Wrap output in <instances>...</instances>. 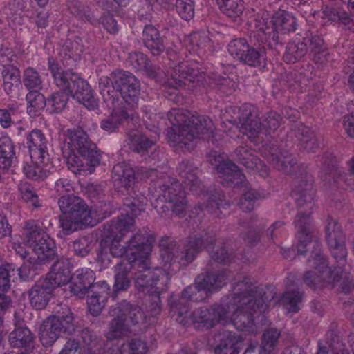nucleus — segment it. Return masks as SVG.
Returning <instances> with one entry per match:
<instances>
[{
	"mask_svg": "<svg viewBox=\"0 0 354 354\" xmlns=\"http://www.w3.org/2000/svg\"><path fill=\"white\" fill-rule=\"evenodd\" d=\"M112 237L109 242L110 253L115 257H121L127 254L128 259L122 261L133 263L138 266V272L135 274V286L140 292L153 297V303L151 315L156 316L160 312V295L165 291L169 281V274L162 268L149 267V257L155 241L153 234L148 228L139 230L124 244L122 241L124 237L118 235H108Z\"/></svg>",
	"mask_w": 354,
	"mask_h": 354,
	"instance_id": "obj_1",
	"label": "nucleus"
},
{
	"mask_svg": "<svg viewBox=\"0 0 354 354\" xmlns=\"http://www.w3.org/2000/svg\"><path fill=\"white\" fill-rule=\"evenodd\" d=\"M259 288L254 284V280L243 277L233 289V295L226 303L227 319L239 330L254 333L255 317L267 309L268 298L259 291Z\"/></svg>",
	"mask_w": 354,
	"mask_h": 354,
	"instance_id": "obj_2",
	"label": "nucleus"
},
{
	"mask_svg": "<svg viewBox=\"0 0 354 354\" xmlns=\"http://www.w3.org/2000/svg\"><path fill=\"white\" fill-rule=\"evenodd\" d=\"M298 243L297 249L298 254H304L308 252L310 254L308 259V267L302 277V281L296 274L290 273L286 278L288 286H299L302 282L312 289L321 288L326 283H334L337 281L336 276L333 277V272H339L340 268L332 270L328 266L325 257L321 252L322 245L315 235H310L301 231L297 234Z\"/></svg>",
	"mask_w": 354,
	"mask_h": 354,
	"instance_id": "obj_3",
	"label": "nucleus"
},
{
	"mask_svg": "<svg viewBox=\"0 0 354 354\" xmlns=\"http://www.w3.org/2000/svg\"><path fill=\"white\" fill-rule=\"evenodd\" d=\"M167 117L171 124L167 139L172 147L190 151L194 148L197 139L209 138L213 135L214 124L207 116L194 115L187 110L173 109Z\"/></svg>",
	"mask_w": 354,
	"mask_h": 354,
	"instance_id": "obj_4",
	"label": "nucleus"
},
{
	"mask_svg": "<svg viewBox=\"0 0 354 354\" xmlns=\"http://www.w3.org/2000/svg\"><path fill=\"white\" fill-rule=\"evenodd\" d=\"M223 117L255 145L263 141L265 134L277 129L281 120L277 113L271 111L262 122L257 108L250 104L230 107Z\"/></svg>",
	"mask_w": 354,
	"mask_h": 354,
	"instance_id": "obj_5",
	"label": "nucleus"
},
{
	"mask_svg": "<svg viewBox=\"0 0 354 354\" xmlns=\"http://www.w3.org/2000/svg\"><path fill=\"white\" fill-rule=\"evenodd\" d=\"M66 136L64 147L71 150L66 158L68 167L74 173L91 174L100 162L96 145L88 140L86 133L80 129H67Z\"/></svg>",
	"mask_w": 354,
	"mask_h": 354,
	"instance_id": "obj_6",
	"label": "nucleus"
},
{
	"mask_svg": "<svg viewBox=\"0 0 354 354\" xmlns=\"http://www.w3.org/2000/svg\"><path fill=\"white\" fill-rule=\"evenodd\" d=\"M214 242V237L207 234L203 236L191 235L186 241L183 251L180 252L175 245H169L161 249V257L165 265H171L176 262L185 265L193 261L203 248H207L214 261L225 263L228 261V253L223 248H216L215 250H211Z\"/></svg>",
	"mask_w": 354,
	"mask_h": 354,
	"instance_id": "obj_7",
	"label": "nucleus"
},
{
	"mask_svg": "<svg viewBox=\"0 0 354 354\" xmlns=\"http://www.w3.org/2000/svg\"><path fill=\"white\" fill-rule=\"evenodd\" d=\"M58 205L63 214L59 218V225L64 234L76 231L80 226L95 225L91 210L80 197L62 196L58 201Z\"/></svg>",
	"mask_w": 354,
	"mask_h": 354,
	"instance_id": "obj_8",
	"label": "nucleus"
},
{
	"mask_svg": "<svg viewBox=\"0 0 354 354\" xmlns=\"http://www.w3.org/2000/svg\"><path fill=\"white\" fill-rule=\"evenodd\" d=\"M48 70L50 71L55 84L64 92L75 93L77 97H81L83 103H88L86 106L93 109L97 106L95 100L91 95V90L87 82L80 75L71 71H62L53 58L48 59Z\"/></svg>",
	"mask_w": 354,
	"mask_h": 354,
	"instance_id": "obj_9",
	"label": "nucleus"
},
{
	"mask_svg": "<svg viewBox=\"0 0 354 354\" xmlns=\"http://www.w3.org/2000/svg\"><path fill=\"white\" fill-rule=\"evenodd\" d=\"M109 314L113 319L106 333V337L109 339L122 338L128 334L129 327L127 317L133 324H138L144 319V313L140 308L126 301L112 306Z\"/></svg>",
	"mask_w": 354,
	"mask_h": 354,
	"instance_id": "obj_10",
	"label": "nucleus"
},
{
	"mask_svg": "<svg viewBox=\"0 0 354 354\" xmlns=\"http://www.w3.org/2000/svg\"><path fill=\"white\" fill-rule=\"evenodd\" d=\"M315 195V189L311 178L300 181L295 189L296 203L301 209L303 208L306 211L303 212L300 210L295 220V226L298 229V234L301 231H304L305 233L314 235L311 229L310 214L313 207Z\"/></svg>",
	"mask_w": 354,
	"mask_h": 354,
	"instance_id": "obj_11",
	"label": "nucleus"
},
{
	"mask_svg": "<svg viewBox=\"0 0 354 354\" xmlns=\"http://www.w3.org/2000/svg\"><path fill=\"white\" fill-rule=\"evenodd\" d=\"M23 240L40 261L49 259L55 254L54 241L35 221H30L26 223Z\"/></svg>",
	"mask_w": 354,
	"mask_h": 354,
	"instance_id": "obj_12",
	"label": "nucleus"
},
{
	"mask_svg": "<svg viewBox=\"0 0 354 354\" xmlns=\"http://www.w3.org/2000/svg\"><path fill=\"white\" fill-rule=\"evenodd\" d=\"M256 27L258 31L264 35L266 42L277 44L279 41V35H283L295 31L297 28V19L290 12L279 10L273 15L269 22L264 19L257 21Z\"/></svg>",
	"mask_w": 354,
	"mask_h": 354,
	"instance_id": "obj_13",
	"label": "nucleus"
},
{
	"mask_svg": "<svg viewBox=\"0 0 354 354\" xmlns=\"http://www.w3.org/2000/svg\"><path fill=\"white\" fill-rule=\"evenodd\" d=\"M75 325L72 313L68 310L65 315H53L44 321L39 330V338L44 346H51L62 332L72 333Z\"/></svg>",
	"mask_w": 354,
	"mask_h": 354,
	"instance_id": "obj_14",
	"label": "nucleus"
},
{
	"mask_svg": "<svg viewBox=\"0 0 354 354\" xmlns=\"http://www.w3.org/2000/svg\"><path fill=\"white\" fill-rule=\"evenodd\" d=\"M158 185L161 194L158 200L168 203L173 213L178 216H183L186 213L187 200L182 185L169 176H165L158 183Z\"/></svg>",
	"mask_w": 354,
	"mask_h": 354,
	"instance_id": "obj_15",
	"label": "nucleus"
},
{
	"mask_svg": "<svg viewBox=\"0 0 354 354\" xmlns=\"http://www.w3.org/2000/svg\"><path fill=\"white\" fill-rule=\"evenodd\" d=\"M228 52L240 62L250 66H259L266 59L264 48L250 46L246 39L243 38L232 40L227 46Z\"/></svg>",
	"mask_w": 354,
	"mask_h": 354,
	"instance_id": "obj_16",
	"label": "nucleus"
},
{
	"mask_svg": "<svg viewBox=\"0 0 354 354\" xmlns=\"http://www.w3.org/2000/svg\"><path fill=\"white\" fill-rule=\"evenodd\" d=\"M113 87L119 92L125 101L132 109L138 104L140 95V82L132 73L118 71L111 73Z\"/></svg>",
	"mask_w": 354,
	"mask_h": 354,
	"instance_id": "obj_17",
	"label": "nucleus"
},
{
	"mask_svg": "<svg viewBox=\"0 0 354 354\" xmlns=\"http://www.w3.org/2000/svg\"><path fill=\"white\" fill-rule=\"evenodd\" d=\"M225 158L223 155H221L216 151H211L208 156V161L221 175V183L227 185L243 184V187L246 188L248 182L245 180V176L236 165L231 161H225Z\"/></svg>",
	"mask_w": 354,
	"mask_h": 354,
	"instance_id": "obj_18",
	"label": "nucleus"
},
{
	"mask_svg": "<svg viewBox=\"0 0 354 354\" xmlns=\"http://www.w3.org/2000/svg\"><path fill=\"white\" fill-rule=\"evenodd\" d=\"M199 75L196 64L188 61L183 62L168 71L167 80L163 86L165 89L167 87L177 89L188 83L198 82Z\"/></svg>",
	"mask_w": 354,
	"mask_h": 354,
	"instance_id": "obj_19",
	"label": "nucleus"
},
{
	"mask_svg": "<svg viewBox=\"0 0 354 354\" xmlns=\"http://www.w3.org/2000/svg\"><path fill=\"white\" fill-rule=\"evenodd\" d=\"M130 208V213L121 214L116 220H112L104 227V236L119 235L126 236L127 234L135 230V218L139 215L142 209L135 203L127 205Z\"/></svg>",
	"mask_w": 354,
	"mask_h": 354,
	"instance_id": "obj_20",
	"label": "nucleus"
},
{
	"mask_svg": "<svg viewBox=\"0 0 354 354\" xmlns=\"http://www.w3.org/2000/svg\"><path fill=\"white\" fill-rule=\"evenodd\" d=\"M192 321L196 328H210L216 323L227 322L226 308L217 304L210 308H200L193 313Z\"/></svg>",
	"mask_w": 354,
	"mask_h": 354,
	"instance_id": "obj_21",
	"label": "nucleus"
},
{
	"mask_svg": "<svg viewBox=\"0 0 354 354\" xmlns=\"http://www.w3.org/2000/svg\"><path fill=\"white\" fill-rule=\"evenodd\" d=\"M110 288L104 281H99L92 286V289L88 291L87 304L88 310L94 316L98 315L104 306V302L109 295Z\"/></svg>",
	"mask_w": 354,
	"mask_h": 354,
	"instance_id": "obj_22",
	"label": "nucleus"
},
{
	"mask_svg": "<svg viewBox=\"0 0 354 354\" xmlns=\"http://www.w3.org/2000/svg\"><path fill=\"white\" fill-rule=\"evenodd\" d=\"M71 268L68 259L59 260L53 264L46 277L42 279L47 280L48 285L54 290L67 284L71 280Z\"/></svg>",
	"mask_w": 354,
	"mask_h": 354,
	"instance_id": "obj_23",
	"label": "nucleus"
},
{
	"mask_svg": "<svg viewBox=\"0 0 354 354\" xmlns=\"http://www.w3.org/2000/svg\"><path fill=\"white\" fill-rule=\"evenodd\" d=\"M48 283L47 280L41 278L28 291L30 304L36 310L44 309L53 296L54 290Z\"/></svg>",
	"mask_w": 354,
	"mask_h": 354,
	"instance_id": "obj_24",
	"label": "nucleus"
},
{
	"mask_svg": "<svg viewBox=\"0 0 354 354\" xmlns=\"http://www.w3.org/2000/svg\"><path fill=\"white\" fill-rule=\"evenodd\" d=\"M95 279V273L90 268L77 269L70 286L71 292L80 298L84 297L92 289Z\"/></svg>",
	"mask_w": 354,
	"mask_h": 354,
	"instance_id": "obj_25",
	"label": "nucleus"
},
{
	"mask_svg": "<svg viewBox=\"0 0 354 354\" xmlns=\"http://www.w3.org/2000/svg\"><path fill=\"white\" fill-rule=\"evenodd\" d=\"M277 149L274 147L263 146L262 153L276 167L277 169L286 174H291L295 171L296 161L288 152L277 154Z\"/></svg>",
	"mask_w": 354,
	"mask_h": 354,
	"instance_id": "obj_26",
	"label": "nucleus"
},
{
	"mask_svg": "<svg viewBox=\"0 0 354 354\" xmlns=\"http://www.w3.org/2000/svg\"><path fill=\"white\" fill-rule=\"evenodd\" d=\"M157 140L155 136H149L139 131H131L127 136V142L133 151L145 155L156 146Z\"/></svg>",
	"mask_w": 354,
	"mask_h": 354,
	"instance_id": "obj_27",
	"label": "nucleus"
},
{
	"mask_svg": "<svg viewBox=\"0 0 354 354\" xmlns=\"http://www.w3.org/2000/svg\"><path fill=\"white\" fill-rule=\"evenodd\" d=\"M25 176L33 180H44L49 174L48 156L35 158L30 156V161H26L23 167Z\"/></svg>",
	"mask_w": 354,
	"mask_h": 354,
	"instance_id": "obj_28",
	"label": "nucleus"
},
{
	"mask_svg": "<svg viewBox=\"0 0 354 354\" xmlns=\"http://www.w3.org/2000/svg\"><path fill=\"white\" fill-rule=\"evenodd\" d=\"M234 156L246 168L261 172V174L263 176L268 174L267 167L252 153L251 148L248 145L237 147L234 151Z\"/></svg>",
	"mask_w": 354,
	"mask_h": 354,
	"instance_id": "obj_29",
	"label": "nucleus"
},
{
	"mask_svg": "<svg viewBox=\"0 0 354 354\" xmlns=\"http://www.w3.org/2000/svg\"><path fill=\"white\" fill-rule=\"evenodd\" d=\"M177 171L184 186L194 194H199L200 181L197 176V167L189 161L183 160L179 163Z\"/></svg>",
	"mask_w": 354,
	"mask_h": 354,
	"instance_id": "obj_30",
	"label": "nucleus"
},
{
	"mask_svg": "<svg viewBox=\"0 0 354 354\" xmlns=\"http://www.w3.org/2000/svg\"><path fill=\"white\" fill-rule=\"evenodd\" d=\"M219 344L215 348V354H239L243 348V339L229 330H223L218 336Z\"/></svg>",
	"mask_w": 354,
	"mask_h": 354,
	"instance_id": "obj_31",
	"label": "nucleus"
},
{
	"mask_svg": "<svg viewBox=\"0 0 354 354\" xmlns=\"http://www.w3.org/2000/svg\"><path fill=\"white\" fill-rule=\"evenodd\" d=\"M228 275L226 271H222L216 274H200L196 279L195 288L198 291L212 292L220 289L226 284Z\"/></svg>",
	"mask_w": 354,
	"mask_h": 354,
	"instance_id": "obj_32",
	"label": "nucleus"
},
{
	"mask_svg": "<svg viewBox=\"0 0 354 354\" xmlns=\"http://www.w3.org/2000/svg\"><path fill=\"white\" fill-rule=\"evenodd\" d=\"M26 144L30 150V155L35 158L48 156L47 151V140L44 133L39 129H33L26 136Z\"/></svg>",
	"mask_w": 354,
	"mask_h": 354,
	"instance_id": "obj_33",
	"label": "nucleus"
},
{
	"mask_svg": "<svg viewBox=\"0 0 354 354\" xmlns=\"http://www.w3.org/2000/svg\"><path fill=\"white\" fill-rule=\"evenodd\" d=\"M117 104L114 106H107L109 109H112L113 111L109 116L102 120L100 122L101 128L109 133L115 131L119 126L125 120L133 116V110L127 109H118Z\"/></svg>",
	"mask_w": 354,
	"mask_h": 354,
	"instance_id": "obj_34",
	"label": "nucleus"
},
{
	"mask_svg": "<svg viewBox=\"0 0 354 354\" xmlns=\"http://www.w3.org/2000/svg\"><path fill=\"white\" fill-rule=\"evenodd\" d=\"M112 178L118 188L129 189L134 183L133 169L124 162L115 165L112 170Z\"/></svg>",
	"mask_w": 354,
	"mask_h": 354,
	"instance_id": "obj_35",
	"label": "nucleus"
},
{
	"mask_svg": "<svg viewBox=\"0 0 354 354\" xmlns=\"http://www.w3.org/2000/svg\"><path fill=\"white\" fill-rule=\"evenodd\" d=\"M148 346L147 343L140 339H131L127 342L113 345L109 354H147Z\"/></svg>",
	"mask_w": 354,
	"mask_h": 354,
	"instance_id": "obj_36",
	"label": "nucleus"
},
{
	"mask_svg": "<svg viewBox=\"0 0 354 354\" xmlns=\"http://www.w3.org/2000/svg\"><path fill=\"white\" fill-rule=\"evenodd\" d=\"M142 36L145 46L150 50L153 55H158L164 51L163 39L160 37L158 29L154 26H146L143 30Z\"/></svg>",
	"mask_w": 354,
	"mask_h": 354,
	"instance_id": "obj_37",
	"label": "nucleus"
},
{
	"mask_svg": "<svg viewBox=\"0 0 354 354\" xmlns=\"http://www.w3.org/2000/svg\"><path fill=\"white\" fill-rule=\"evenodd\" d=\"M324 186L326 189H331L335 187H343L342 181L346 185L345 189L354 190V178H347L344 181V176L341 170L338 169H332L328 172H324L321 176Z\"/></svg>",
	"mask_w": 354,
	"mask_h": 354,
	"instance_id": "obj_38",
	"label": "nucleus"
},
{
	"mask_svg": "<svg viewBox=\"0 0 354 354\" xmlns=\"http://www.w3.org/2000/svg\"><path fill=\"white\" fill-rule=\"evenodd\" d=\"M115 277L114 286L117 290H126L130 284V281L127 277L128 273L132 270H135L133 273V279L135 280V274L139 269L138 266H134L133 263L129 261H121L117 264L115 268Z\"/></svg>",
	"mask_w": 354,
	"mask_h": 354,
	"instance_id": "obj_39",
	"label": "nucleus"
},
{
	"mask_svg": "<svg viewBox=\"0 0 354 354\" xmlns=\"http://www.w3.org/2000/svg\"><path fill=\"white\" fill-rule=\"evenodd\" d=\"M19 69L13 64H4L1 71L3 88L8 95L20 84Z\"/></svg>",
	"mask_w": 354,
	"mask_h": 354,
	"instance_id": "obj_40",
	"label": "nucleus"
},
{
	"mask_svg": "<svg viewBox=\"0 0 354 354\" xmlns=\"http://www.w3.org/2000/svg\"><path fill=\"white\" fill-rule=\"evenodd\" d=\"M15 160V145L10 138L2 136L0 138V167L3 169H9Z\"/></svg>",
	"mask_w": 354,
	"mask_h": 354,
	"instance_id": "obj_41",
	"label": "nucleus"
},
{
	"mask_svg": "<svg viewBox=\"0 0 354 354\" xmlns=\"http://www.w3.org/2000/svg\"><path fill=\"white\" fill-rule=\"evenodd\" d=\"M24 268L22 267L15 268L13 264L4 262L0 259V290L7 291L10 288V281L12 275L17 272L19 279L26 280V276L22 274Z\"/></svg>",
	"mask_w": 354,
	"mask_h": 354,
	"instance_id": "obj_42",
	"label": "nucleus"
},
{
	"mask_svg": "<svg viewBox=\"0 0 354 354\" xmlns=\"http://www.w3.org/2000/svg\"><path fill=\"white\" fill-rule=\"evenodd\" d=\"M294 131L295 136L304 149L308 151H314L318 147L315 136L308 127L301 124Z\"/></svg>",
	"mask_w": 354,
	"mask_h": 354,
	"instance_id": "obj_43",
	"label": "nucleus"
},
{
	"mask_svg": "<svg viewBox=\"0 0 354 354\" xmlns=\"http://www.w3.org/2000/svg\"><path fill=\"white\" fill-rule=\"evenodd\" d=\"M99 86L104 101L106 103L107 106H114V104L118 102V95L115 88L113 87L112 77H102L99 80Z\"/></svg>",
	"mask_w": 354,
	"mask_h": 354,
	"instance_id": "obj_44",
	"label": "nucleus"
},
{
	"mask_svg": "<svg viewBox=\"0 0 354 354\" xmlns=\"http://www.w3.org/2000/svg\"><path fill=\"white\" fill-rule=\"evenodd\" d=\"M32 339V333L27 327H17L9 335V342L12 347L27 346Z\"/></svg>",
	"mask_w": 354,
	"mask_h": 354,
	"instance_id": "obj_45",
	"label": "nucleus"
},
{
	"mask_svg": "<svg viewBox=\"0 0 354 354\" xmlns=\"http://www.w3.org/2000/svg\"><path fill=\"white\" fill-rule=\"evenodd\" d=\"M303 295L299 292H286L281 297L280 303L286 310V313H297L300 310Z\"/></svg>",
	"mask_w": 354,
	"mask_h": 354,
	"instance_id": "obj_46",
	"label": "nucleus"
},
{
	"mask_svg": "<svg viewBox=\"0 0 354 354\" xmlns=\"http://www.w3.org/2000/svg\"><path fill=\"white\" fill-rule=\"evenodd\" d=\"M307 46L301 41L289 42L286 46V50L283 55V59L288 63H294L302 58L307 53Z\"/></svg>",
	"mask_w": 354,
	"mask_h": 354,
	"instance_id": "obj_47",
	"label": "nucleus"
},
{
	"mask_svg": "<svg viewBox=\"0 0 354 354\" xmlns=\"http://www.w3.org/2000/svg\"><path fill=\"white\" fill-rule=\"evenodd\" d=\"M325 230L326 239L328 245H335L337 241L344 239L341 226L336 220L330 217L326 220Z\"/></svg>",
	"mask_w": 354,
	"mask_h": 354,
	"instance_id": "obj_48",
	"label": "nucleus"
},
{
	"mask_svg": "<svg viewBox=\"0 0 354 354\" xmlns=\"http://www.w3.org/2000/svg\"><path fill=\"white\" fill-rule=\"evenodd\" d=\"M23 83L26 88L37 91L42 88V80L39 73L33 68L28 67L23 73Z\"/></svg>",
	"mask_w": 354,
	"mask_h": 354,
	"instance_id": "obj_49",
	"label": "nucleus"
},
{
	"mask_svg": "<svg viewBox=\"0 0 354 354\" xmlns=\"http://www.w3.org/2000/svg\"><path fill=\"white\" fill-rule=\"evenodd\" d=\"M216 1L222 12L229 17H238L243 11L242 0H216Z\"/></svg>",
	"mask_w": 354,
	"mask_h": 354,
	"instance_id": "obj_50",
	"label": "nucleus"
},
{
	"mask_svg": "<svg viewBox=\"0 0 354 354\" xmlns=\"http://www.w3.org/2000/svg\"><path fill=\"white\" fill-rule=\"evenodd\" d=\"M280 332L276 328H269L263 334L262 348L268 354H275Z\"/></svg>",
	"mask_w": 354,
	"mask_h": 354,
	"instance_id": "obj_51",
	"label": "nucleus"
},
{
	"mask_svg": "<svg viewBox=\"0 0 354 354\" xmlns=\"http://www.w3.org/2000/svg\"><path fill=\"white\" fill-rule=\"evenodd\" d=\"M26 99L29 114H35L37 111L42 109L46 103L44 96L39 92V90L29 91Z\"/></svg>",
	"mask_w": 354,
	"mask_h": 354,
	"instance_id": "obj_52",
	"label": "nucleus"
},
{
	"mask_svg": "<svg viewBox=\"0 0 354 354\" xmlns=\"http://www.w3.org/2000/svg\"><path fill=\"white\" fill-rule=\"evenodd\" d=\"M19 191L21 198L30 205L37 207L39 203L38 195L36 194L33 187L27 182H21L19 185Z\"/></svg>",
	"mask_w": 354,
	"mask_h": 354,
	"instance_id": "obj_53",
	"label": "nucleus"
},
{
	"mask_svg": "<svg viewBox=\"0 0 354 354\" xmlns=\"http://www.w3.org/2000/svg\"><path fill=\"white\" fill-rule=\"evenodd\" d=\"M176 9L180 17L190 20L194 16V4L192 0H176Z\"/></svg>",
	"mask_w": 354,
	"mask_h": 354,
	"instance_id": "obj_54",
	"label": "nucleus"
},
{
	"mask_svg": "<svg viewBox=\"0 0 354 354\" xmlns=\"http://www.w3.org/2000/svg\"><path fill=\"white\" fill-rule=\"evenodd\" d=\"M68 96L62 92H57L52 94L47 103L51 107V111L55 113L61 112L66 106Z\"/></svg>",
	"mask_w": 354,
	"mask_h": 354,
	"instance_id": "obj_55",
	"label": "nucleus"
},
{
	"mask_svg": "<svg viewBox=\"0 0 354 354\" xmlns=\"http://www.w3.org/2000/svg\"><path fill=\"white\" fill-rule=\"evenodd\" d=\"M267 235L270 241L277 244L281 239L287 236V231L284 227V223L282 221H276L268 230Z\"/></svg>",
	"mask_w": 354,
	"mask_h": 354,
	"instance_id": "obj_56",
	"label": "nucleus"
},
{
	"mask_svg": "<svg viewBox=\"0 0 354 354\" xmlns=\"http://www.w3.org/2000/svg\"><path fill=\"white\" fill-rule=\"evenodd\" d=\"M344 239L337 241L335 245H328L333 257L341 266L344 265L346 262V257L347 255V251L344 245Z\"/></svg>",
	"mask_w": 354,
	"mask_h": 354,
	"instance_id": "obj_57",
	"label": "nucleus"
},
{
	"mask_svg": "<svg viewBox=\"0 0 354 354\" xmlns=\"http://www.w3.org/2000/svg\"><path fill=\"white\" fill-rule=\"evenodd\" d=\"M128 62L136 70H142L147 68V59L146 56L140 52L130 53L128 57Z\"/></svg>",
	"mask_w": 354,
	"mask_h": 354,
	"instance_id": "obj_58",
	"label": "nucleus"
},
{
	"mask_svg": "<svg viewBox=\"0 0 354 354\" xmlns=\"http://www.w3.org/2000/svg\"><path fill=\"white\" fill-rule=\"evenodd\" d=\"M73 248L75 254L84 257L91 250V243L87 237H81L73 242Z\"/></svg>",
	"mask_w": 354,
	"mask_h": 354,
	"instance_id": "obj_59",
	"label": "nucleus"
},
{
	"mask_svg": "<svg viewBox=\"0 0 354 354\" xmlns=\"http://www.w3.org/2000/svg\"><path fill=\"white\" fill-rule=\"evenodd\" d=\"M16 113L13 106H8V109H0V124L3 128L7 129L14 123L12 116Z\"/></svg>",
	"mask_w": 354,
	"mask_h": 354,
	"instance_id": "obj_60",
	"label": "nucleus"
},
{
	"mask_svg": "<svg viewBox=\"0 0 354 354\" xmlns=\"http://www.w3.org/2000/svg\"><path fill=\"white\" fill-rule=\"evenodd\" d=\"M55 190L59 195L64 196L73 191V185L66 178H59L55 185Z\"/></svg>",
	"mask_w": 354,
	"mask_h": 354,
	"instance_id": "obj_61",
	"label": "nucleus"
},
{
	"mask_svg": "<svg viewBox=\"0 0 354 354\" xmlns=\"http://www.w3.org/2000/svg\"><path fill=\"white\" fill-rule=\"evenodd\" d=\"M104 28L111 34H115L118 31L117 21L112 15L104 16L102 19Z\"/></svg>",
	"mask_w": 354,
	"mask_h": 354,
	"instance_id": "obj_62",
	"label": "nucleus"
},
{
	"mask_svg": "<svg viewBox=\"0 0 354 354\" xmlns=\"http://www.w3.org/2000/svg\"><path fill=\"white\" fill-rule=\"evenodd\" d=\"M309 48L314 55H319L324 53V41L319 37H313L310 40Z\"/></svg>",
	"mask_w": 354,
	"mask_h": 354,
	"instance_id": "obj_63",
	"label": "nucleus"
},
{
	"mask_svg": "<svg viewBox=\"0 0 354 354\" xmlns=\"http://www.w3.org/2000/svg\"><path fill=\"white\" fill-rule=\"evenodd\" d=\"M343 126L348 136L354 138V113L344 117Z\"/></svg>",
	"mask_w": 354,
	"mask_h": 354,
	"instance_id": "obj_64",
	"label": "nucleus"
}]
</instances>
